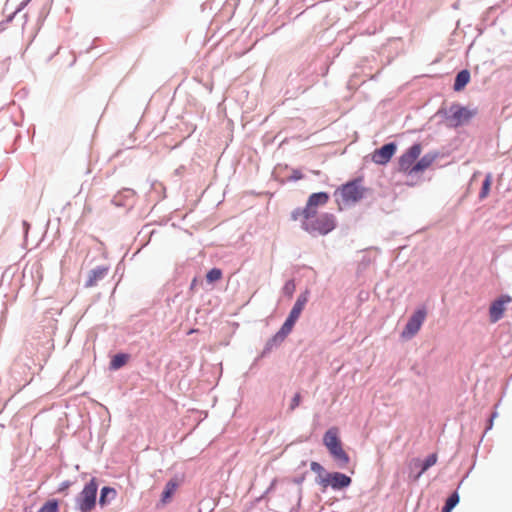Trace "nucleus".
<instances>
[{
  "mask_svg": "<svg viewBox=\"0 0 512 512\" xmlns=\"http://www.w3.org/2000/svg\"><path fill=\"white\" fill-rule=\"evenodd\" d=\"M309 297H310V290L308 288H306L304 291H302L298 295L295 303L293 304V306L289 312L294 313L295 315L300 317L302 311L304 310L306 304L309 301Z\"/></svg>",
  "mask_w": 512,
  "mask_h": 512,
  "instance_id": "nucleus-21",
  "label": "nucleus"
},
{
  "mask_svg": "<svg viewBox=\"0 0 512 512\" xmlns=\"http://www.w3.org/2000/svg\"><path fill=\"white\" fill-rule=\"evenodd\" d=\"M364 177L362 175L354 177L341 184L334 192V196L340 195L346 205L356 204L366 197L369 188L362 185Z\"/></svg>",
  "mask_w": 512,
  "mask_h": 512,
  "instance_id": "nucleus-2",
  "label": "nucleus"
},
{
  "mask_svg": "<svg viewBox=\"0 0 512 512\" xmlns=\"http://www.w3.org/2000/svg\"><path fill=\"white\" fill-rule=\"evenodd\" d=\"M302 498H303V489L302 487L298 488L297 491V502L295 505H293L288 512H299L302 505Z\"/></svg>",
  "mask_w": 512,
  "mask_h": 512,
  "instance_id": "nucleus-35",
  "label": "nucleus"
},
{
  "mask_svg": "<svg viewBox=\"0 0 512 512\" xmlns=\"http://www.w3.org/2000/svg\"><path fill=\"white\" fill-rule=\"evenodd\" d=\"M32 0H23L19 3V5L16 7L15 9V13H20L21 11H23L27 6L28 4L31 2Z\"/></svg>",
  "mask_w": 512,
  "mask_h": 512,
  "instance_id": "nucleus-40",
  "label": "nucleus"
},
{
  "mask_svg": "<svg viewBox=\"0 0 512 512\" xmlns=\"http://www.w3.org/2000/svg\"><path fill=\"white\" fill-rule=\"evenodd\" d=\"M31 380H32V378H30V380H25V384L24 385H27Z\"/></svg>",
  "mask_w": 512,
  "mask_h": 512,
  "instance_id": "nucleus-55",
  "label": "nucleus"
},
{
  "mask_svg": "<svg viewBox=\"0 0 512 512\" xmlns=\"http://www.w3.org/2000/svg\"><path fill=\"white\" fill-rule=\"evenodd\" d=\"M512 302V296L508 293H502L493 299L488 308V317L491 324L500 321L507 310V305Z\"/></svg>",
  "mask_w": 512,
  "mask_h": 512,
  "instance_id": "nucleus-9",
  "label": "nucleus"
},
{
  "mask_svg": "<svg viewBox=\"0 0 512 512\" xmlns=\"http://www.w3.org/2000/svg\"><path fill=\"white\" fill-rule=\"evenodd\" d=\"M262 358H258V356L254 359L253 363L251 364L250 366V370H253L254 368H256L258 362L261 360Z\"/></svg>",
  "mask_w": 512,
  "mask_h": 512,
  "instance_id": "nucleus-46",
  "label": "nucleus"
},
{
  "mask_svg": "<svg viewBox=\"0 0 512 512\" xmlns=\"http://www.w3.org/2000/svg\"><path fill=\"white\" fill-rule=\"evenodd\" d=\"M199 285L203 286V281L198 276H194L190 282V285H189V288L187 291L188 298H191L195 294L197 287Z\"/></svg>",
  "mask_w": 512,
  "mask_h": 512,
  "instance_id": "nucleus-33",
  "label": "nucleus"
},
{
  "mask_svg": "<svg viewBox=\"0 0 512 512\" xmlns=\"http://www.w3.org/2000/svg\"><path fill=\"white\" fill-rule=\"evenodd\" d=\"M116 496L117 490L110 485H105L100 489L99 498L97 497V505L101 508H105L116 498Z\"/></svg>",
  "mask_w": 512,
  "mask_h": 512,
  "instance_id": "nucleus-19",
  "label": "nucleus"
},
{
  "mask_svg": "<svg viewBox=\"0 0 512 512\" xmlns=\"http://www.w3.org/2000/svg\"><path fill=\"white\" fill-rule=\"evenodd\" d=\"M99 481L91 477L83 486L82 490L75 497L74 509L79 512H92L97 504Z\"/></svg>",
  "mask_w": 512,
  "mask_h": 512,
  "instance_id": "nucleus-4",
  "label": "nucleus"
},
{
  "mask_svg": "<svg viewBox=\"0 0 512 512\" xmlns=\"http://www.w3.org/2000/svg\"><path fill=\"white\" fill-rule=\"evenodd\" d=\"M497 416H498L497 411H494V412L490 415L489 419H493V420H494Z\"/></svg>",
  "mask_w": 512,
  "mask_h": 512,
  "instance_id": "nucleus-48",
  "label": "nucleus"
},
{
  "mask_svg": "<svg viewBox=\"0 0 512 512\" xmlns=\"http://www.w3.org/2000/svg\"><path fill=\"white\" fill-rule=\"evenodd\" d=\"M286 338L287 336L278 330L266 341L262 351L258 355V358L267 357L274 349L279 348Z\"/></svg>",
  "mask_w": 512,
  "mask_h": 512,
  "instance_id": "nucleus-15",
  "label": "nucleus"
},
{
  "mask_svg": "<svg viewBox=\"0 0 512 512\" xmlns=\"http://www.w3.org/2000/svg\"><path fill=\"white\" fill-rule=\"evenodd\" d=\"M72 484H73V482L71 480H65V481L61 482L58 485L55 493L67 495L68 489L72 486Z\"/></svg>",
  "mask_w": 512,
  "mask_h": 512,
  "instance_id": "nucleus-34",
  "label": "nucleus"
},
{
  "mask_svg": "<svg viewBox=\"0 0 512 512\" xmlns=\"http://www.w3.org/2000/svg\"><path fill=\"white\" fill-rule=\"evenodd\" d=\"M179 485H180V482H179V479L177 476L170 478L166 482V484L160 494V499L157 502L156 507L160 508V507H163V506L167 505L168 503H170L172 501L177 489L179 488Z\"/></svg>",
  "mask_w": 512,
  "mask_h": 512,
  "instance_id": "nucleus-12",
  "label": "nucleus"
},
{
  "mask_svg": "<svg viewBox=\"0 0 512 512\" xmlns=\"http://www.w3.org/2000/svg\"><path fill=\"white\" fill-rule=\"evenodd\" d=\"M108 271L109 266L106 265H99L91 269L88 272V276L84 283V287L90 288L95 286L98 283V281L102 280L108 274Z\"/></svg>",
  "mask_w": 512,
  "mask_h": 512,
  "instance_id": "nucleus-16",
  "label": "nucleus"
},
{
  "mask_svg": "<svg viewBox=\"0 0 512 512\" xmlns=\"http://www.w3.org/2000/svg\"><path fill=\"white\" fill-rule=\"evenodd\" d=\"M308 74L306 66L302 65L294 73H290L287 80L290 84L299 85V82L304 80Z\"/></svg>",
  "mask_w": 512,
  "mask_h": 512,
  "instance_id": "nucleus-28",
  "label": "nucleus"
},
{
  "mask_svg": "<svg viewBox=\"0 0 512 512\" xmlns=\"http://www.w3.org/2000/svg\"><path fill=\"white\" fill-rule=\"evenodd\" d=\"M305 177V175L302 173L300 169H293L290 176L287 178L290 182H296L298 180H301Z\"/></svg>",
  "mask_w": 512,
  "mask_h": 512,
  "instance_id": "nucleus-37",
  "label": "nucleus"
},
{
  "mask_svg": "<svg viewBox=\"0 0 512 512\" xmlns=\"http://www.w3.org/2000/svg\"><path fill=\"white\" fill-rule=\"evenodd\" d=\"M207 4H208L207 2H206V3H203L202 8H203V9H205V8H206V6H207Z\"/></svg>",
  "mask_w": 512,
  "mask_h": 512,
  "instance_id": "nucleus-54",
  "label": "nucleus"
},
{
  "mask_svg": "<svg viewBox=\"0 0 512 512\" xmlns=\"http://www.w3.org/2000/svg\"><path fill=\"white\" fill-rule=\"evenodd\" d=\"M92 48H93V46H92V45H91V46H89V47L86 49V51H85V52H86V53H89V52L92 50Z\"/></svg>",
  "mask_w": 512,
  "mask_h": 512,
  "instance_id": "nucleus-50",
  "label": "nucleus"
},
{
  "mask_svg": "<svg viewBox=\"0 0 512 512\" xmlns=\"http://www.w3.org/2000/svg\"><path fill=\"white\" fill-rule=\"evenodd\" d=\"M338 468L344 469L350 463L351 458L344 450L343 445L328 452Z\"/></svg>",
  "mask_w": 512,
  "mask_h": 512,
  "instance_id": "nucleus-20",
  "label": "nucleus"
},
{
  "mask_svg": "<svg viewBox=\"0 0 512 512\" xmlns=\"http://www.w3.org/2000/svg\"><path fill=\"white\" fill-rule=\"evenodd\" d=\"M299 318V316L289 312L286 319L280 326L279 330L288 337V335L293 331V328L297 321L299 320Z\"/></svg>",
  "mask_w": 512,
  "mask_h": 512,
  "instance_id": "nucleus-25",
  "label": "nucleus"
},
{
  "mask_svg": "<svg viewBox=\"0 0 512 512\" xmlns=\"http://www.w3.org/2000/svg\"><path fill=\"white\" fill-rule=\"evenodd\" d=\"M337 227V218L333 213L323 212L314 218L301 221V229L311 236H326Z\"/></svg>",
  "mask_w": 512,
  "mask_h": 512,
  "instance_id": "nucleus-3",
  "label": "nucleus"
},
{
  "mask_svg": "<svg viewBox=\"0 0 512 512\" xmlns=\"http://www.w3.org/2000/svg\"><path fill=\"white\" fill-rule=\"evenodd\" d=\"M314 174L319 175L321 172L319 170L313 171Z\"/></svg>",
  "mask_w": 512,
  "mask_h": 512,
  "instance_id": "nucleus-53",
  "label": "nucleus"
},
{
  "mask_svg": "<svg viewBox=\"0 0 512 512\" xmlns=\"http://www.w3.org/2000/svg\"><path fill=\"white\" fill-rule=\"evenodd\" d=\"M184 170H185V166L181 165V166H179L178 168L175 169L174 174L176 176L180 177V176H182Z\"/></svg>",
  "mask_w": 512,
  "mask_h": 512,
  "instance_id": "nucleus-43",
  "label": "nucleus"
},
{
  "mask_svg": "<svg viewBox=\"0 0 512 512\" xmlns=\"http://www.w3.org/2000/svg\"><path fill=\"white\" fill-rule=\"evenodd\" d=\"M306 465H307V461H306V460H302V461L300 462V464L298 465L297 470H299V469H302V468L306 467Z\"/></svg>",
  "mask_w": 512,
  "mask_h": 512,
  "instance_id": "nucleus-47",
  "label": "nucleus"
},
{
  "mask_svg": "<svg viewBox=\"0 0 512 512\" xmlns=\"http://www.w3.org/2000/svg\"><path fill=\"white\" fill-rule=\"evenodd\" d=\"M478 114V108H470L459 102H452L449 108L441 106L437 112V116H441L447 121V127L458 128L468 124Z\"/></svg>",
  "mask_w": 512,
  "mask_h": 512,
  "instance_id": "nucleus-1",
  "label": "nucleus"
},
{
  "mask_svg": "<svg viewBox=\"0 0 512 512\" xmlns=\"http://www.w3.org/2000/svg\"><path fill=\"white\" fill-rule=\"evenodd\" d=\"M329 192L319 191L311 193L304 206L305 219L314 218L318 214V209L324 207L330 200Z\"/></svg>",
  "mask_w": 512,
  "mask_h": 512,
  "instance_id": "nucleus-10",
  "label": "nucleus"
},
{
  "mask_svg": "<svg viewBox=\"0 0 512 512\" xmlns=\"http://www.w3.org/2000/svg\"><path fill=\"white\" fill-rule=\"evenodd\" d=\"M136 192L131 188H123L112 198V203L118 207H124L127 205V200L133 198Z\"/></svg>",
  "mask_w": 512,
  "mask_h": 512,
  "instance_id": "nucleus-23",
  "label": "nucleus"
},
{
  "mask_svg": "<svg viewBox=\"0 0 512 512\" xmlns=\"http://www.w3.org/2000/svg\"><path fill=\"white\" fill-rule=\"evenodd\" d=\"M443 156L444 154H442L438 150H431L425 153L423 156L418 158L416 164H414L413 168H411L412 172H414V175L425 172L434 163L436 159Z\"/></svg>",
  "mask_w": 512,
  "mask_h": 512,
  "instance_id": "nucleus-13",
  "label": "nucleus"
},
{
  "mask_svg": "<svg viewBox=\"0 0 512 512\" xmlns=\"http://www.w3.org/2000/svg\"><path fill=\"white\" fill-rule=\"evenodd\" d=\"M26 360L20 356L18 357L16 360H15V363L13 364V367H12V372L13 373H20V371H18L19 369H22L23 368V372H25V369L27 370H31V366L30 364L28 363L29 362H33L29 357H26Z\"/></svg>",
  "mask_w": 512,
  "mask_h": 512,
  "instance_id": "nucleus-30",
  "label": "nucleus"
},
{
  "mask_svg": "<svg viewBox=\"0 0 512 512\" xmlns=\"http://www.w3.org/2000/svg\"><path fill=\"white\" fill-rule=\"evenodd\" d=\"M299 217H302L301 221H305L304 207H297L291 212V219L296 221Z\"/></svg>",
  "mask_w": 512,
  "mask_h": 512,
  "instance_id": "nucleus-38",
  "label": "nucleus"
},
{
  "mask_svg": "<svg viewBox=\"0 0 512 512\" xmlns=\"http://www.w3.org/2000/svg\"><path fill=\"white\" fill-rule=\"evenodd\" d=\"M467 476H468V474H467V475H466V476L461 480V482H459V486H458V488L462 485V483H463L464 479H465Z\"/></svg>",
  "mask_w": 512,
  "mask_h": 512,
  "instance_id": "nucleus-51",
  "label": "nucleus"
},
{
  "mask_svg": "<svg viewBox=\"0 0 512 512\" xmlns=\"http://www.w3.org/2000/svg\"><path fill=\"white\" fill-rule=\"evenodd\" d=\"M322 441L328 452L343 445L339 429L336 426H332L325 431Z\"/></svg>",
  "mask_w": 512,
  "mask_h": 512,
  "instance_id": "nucleus-14",
  "label": "nucleus"
},
{
  "mask_svg": "<svg viewBox=\"0 0 512 512\" xmlns=\"http://www.w3.org/2000/svg\"><path fill=\"white\" fill-rule=\"evenodd\" d=\"M398 144L396 141H389L381 147L376 148L371 153V160L373 163L381 166L387 165L397 152Z\"/></svg>",
  "mask_w": 512,
  "mask_h": 512,
  "instance_id": "nucleus-11",
  "label": "nucleus"
},
{
  "mask_svg": "<svg viewBox=\"0 0 512 512\" xmlns=\"http://www.w3.org/2000/svg\"><path fill=\"white\" fill-rule=\"evenodd\" d=\"M22 227H23L24 235H25V237H27V234H28L29 229L31 228V225L28 221L23 220Z\"/></svg>",
  "mask_w": 512,
  "mask_h": 512,
  "instance_id": "nucleus-41",
  "label": "nucleus"
},
{
  "mask_svg": "<svg viewBox=\"0 0 512 512\" xmlns=\"http://www.w3.org/2000/svg\"><path fill=\"white\" fill-rule=\"evenodd\" d=\"M8 24L9 23H6L5 19L0 21V33H2L4 30H6Z\"/></svg>",
  "mask_w": 512,
  "mask_h": 512,
  "instance_id": "nucleus-45",
  "label": "nucleus"
},
{
  "mask_svg": "<svg viewBox=\"0 0 512 512\" xmlns=\"http://www.w3.org/2000/svg\"><path fill=\"white\" fill-rule=\"evenodd\" d=\"M308 473H309V471L305 470V471H303L302 473H300V474H298L296 476L284 478V481H286L287 483L296 484L300 488L301 485L303 484V482L305 481Z\"/></svg>",
  "mask_w": 512,
  "mask_h": 512,
  "instance_id": "nucleus-32",
  "label": "nucleus"
},
{
  "mask_svg": "<svg viewBox=\"0 0 512 512\" xmlns=\"http://www.w3.org/2000/svg\"><path fill=\"white\" fill-rule=\"evenodd\" d=\"M493 182V176L492 173L488 172L486 173L484 180L482 181L481 189L478 195L479 200H484L488 197L491 191V186Z\"/></svg>",
  "mask_w": 512,
  "mask_h": 512,
  "instance_id": "nucleus-27",
  "label": "nucleus"
},
{
  "mask_svg": "<svg viewBox=\"0 0 512 512\" xmlns=\"http://www.w3.org/2000/svg\"><path fill=\"white\" fill-rule=\"evenodd\" d=\"M17 14H18V13H15V10H14L12 13H10V14L5 18L6 23H11V22L14 20V18H15V16H16Z\"/></svg>",
  "mask_w": 512,
  "mask_h": 512,
  "instance_id": "nucleus-44",
  "label": "nucleus"
},
{
  "mask_svg": "<svg viewBox=\"0 0 512 512\" xmlns=\"http://www.w3.org/2000/svg\"><path fill=\"white\" fill-rule=\"evenodd\" d=\"M310 470L316 474L314 480L315 484L321 487V484L325 482L330 471L326 470L325 467L317 461L310 462Z\"/></svg>",
  "mask_w": 512,
  "mask_h": 512,
  "instance_id": "nucleus-22",
  "label": "nucleus"
},
{
  "mask_svg": "<svg viewBox=\"0 0 512 512\" xmlns=\"http://www.w3.org/2000/svg\"><path fill=\"white\" fill-rule=\"evenodd\" d=\"M23 17L25 18V22H26V21H27V19H28V14H27V13H25V14L23 15Z\"/></svg>",
  "mask_w": 512,
  "mask_h": 512,
  "instance_id": "nucleus-52",
  "label": "nucleus"
},
{
  "mask_svg": "<svg viewBox=\"0 0 512 512\" xmlns=\"http://www.w3.org/2000/svg\"><path fill=\"white\" fill-rule=\"evenodd\" d=\"M267 495H268V494H264V493H263V494H262V495H261L257 500H258V501H260V500L264 499Z\"/></svg>",
  "mask_w": 512,
  "mask_h": 512,
  "instance_id": "nucleus-49",
  "label": "nucleus"
},
{
  "mask_svg": "<svg viewBox=\"0 0 512 512\" xmlns=\"http://www.w3.org/2000/svg\"><path fill=\"white\" fill-rule=\"evenodd\" d=\"M223 278V271L219 267H212L205 274L207 285L213 286Z\"/></svg>",
  "mask_w": 512,
  "mask_h": 512,
  "instance_id": "nucleus-26",
  "label": "nucleus"
},
{
  "mask_svg": "<svg viewBox=\"0 0 512 512\" xmlns=\"http://www.w3.org/2000/svg\"><path fill=\"white\" fill-rule=\"evenodd\" d=\"M478 174H479V172L473 173V178H475Z\"/></svg>",
  "mask_w": 512,
  "mask_h": 512,
  "instance_id": "nucleus-56",
  "label": "nucleus"
},
{
  "mask_svg": "<svg viewBox=\"0 0 512 512\" xmlns=\"http://www.w3.org/2000/svg\"><path fill=\"white\" fill-rule=\"evenodd\" d=\"M470 80H471V72L469 69L463 68V69L459 70L454 77V82H453V86H452L453 91L454 92L463 91L466 88V86L469 84Z\"/></svg>",
  "mask_w": 512,
  "mask_h": 512,
  "instance_id": "nucleus-18",
  "label": "nucleus"
},
{
  "mask_svg": "<svg viewBox=\"0 0 512 512\" xmlns=\"http://www.w3.org/2000/svg\"><path fill=\"white\" fill-rule=\"evenodd\" d=\"M438 455L433 452L428 454L423 460L420 458H413L409 466V478L417 482L422 475L437 463Z\"/></svg>",
  "mask_w": 512,
  "mask_h": 512,
  "instance_id": "nucleus-7",
  "label": "nucleus"
},
{
  "mask_svg": "<svg viewBox=\"0 0 512 512\" xmlns=\"http://www.w3.org/2000/svg\"><path fill=\"white\" fill-rule=\"evenodd\" d=\"M423 150L422 143L416 141L412 143L398 158V171L407 175L413 176L412 169L414 164L418 161Z\"/></svg>",
  "mask_w": 512,
  "mask_h": 512,
  "instance_id": "nucleus-5",
  "label": "nucleus"
},
{
  "mask_svg": "<svg viewBox=\"0 0 512 512\" xmlns=\"http://www.w3.org/2000/svg\"><path fill=\"white\" fill-rule=\"evenodd\" d=\"M296 290V283L294 279L287 280L283 287L282 293L285 297L292 298Z\"/></svg>",
  "mask_w": 512,
  "mask_h": 512,
  "instance_id": "nucleus-31",
  "label": "nucleus"
},
{
  "mask_svg": "<svg viewBox=\"0 0 512 512\" xmlns=\"http://www.w3.org/2000/svg\"><path fill=\"white\" fill-rule=\"evenodd\" d=\"M511 377H512V374H511Z\"/></svg>",
  "mask_w": 512,
  "mask_h": 512,
  "instance_id": "nucleus-57",
  "label": "nucleus"
},
{
  "mask_svg": "<svg viewBox=\"0 0 512 512\" xmlns=\"http://www.w3.org/2000/svg\"><path fill=\"white\" fill-rule=\"evenodd\" d=\"M277 483H278V479L277 478H274L269 486L267 487V489L264 491V494H269L271 493L272 491H274L276 489V486H277Z\"/></svg>",
  "mask_w": 512,
  "mask_h": 512,
  "instance_id": "nucleus-39",
  "label": "nucleus"
},
{
  "mask_svg": "<svg viewBox=\"0 0 512 512\" xmlns=\"http://www.w3.org/2000/svg\"><path fill=\"white\" fill-rule=\"evenodd\" d=\"M59 510L60 500L57 498H50L40 506L37 512H59Z\"/></svg>",
  "mask_w": 512,
  "mask_h": 512,
  "instance_id": "nucleus-29",
  "label": "nucleus"
},
{
  "mask_svg": "<svg viewBox=\"0 0 512 512\" xmlns=\"http://www.w3.org/2000/svg\"><path fill=\"white\" fill-rule=\"evenodd\" d=\"M427 316V308L425 305L418 306L409 316L404 328L400 333L403 340L412 339L421 329Z\"/></svg>",
  "mask_w": 512,
  "mask_h": 512,
  "instance_id": "nucleus-6",
  "label": "nucleus"
},
{
  "mask_svg": "<svg viewBox=\"0 0 512 512\" xmlns=\"http://www.w3.org/2000/svg\"><path fill=\"white\" fill-rule=\"evenodd\" d=\"M131 359V354L128 352L120 351L110 356L109 371H118L123 368Z\"/></svg>",
  "mask_w": 512,
  "mask_h": 512,
  "instance_id": "nucleus-17",
  "label": "nucleus"
},
{
  "mask_svg": "<svg viewBox=\"0 0 512 512\" xmlns=\"http://www.w3.org/2000/svg\"><path fill=\"white\" fill-rule=\"evenodd\" d=\"M302 396L299 392H296L293 397L291 398L290 404H289V411H294L299 405L301 404Z\"/></svg>",
  "mask_w": 512,
  "mask_h": 512,
  "instance_id": "nucleus-36",
  "label": "nucleus"
},
{
  "mask_svg": "<svg viewBox=\"0 0 512 512\" xmlns=\"http://www.w3.org/2000/svg\"><path fill=\"white\" fill-rule=\"evenodd\" d=\"M352 484V478L346 473L340 471H330L329 475L325 479V482L321 484V491L325 492L328 488H331L335 492H341L348 489Z\"/></svg>",
  "mask_w": 512,
  "mask_h": 512,
  "instance_id": "nucleus-8",
  "label": "nucleus"
},
{
  "mask_svg": "<svg viewBox=\"0 0 512 512\" xmlns=\"http://www.w3.org/2000/svg\"><path fill=\"white\" fill-rule=\"evenodd\" d=\"M460 502V495L458 493V488L449 494V496L446 498L442 508L441 512H452L455 507Z\"/></svg>",
  "mask_w": 512,
  "mask_h": 512,
  "instance_id": "nucleus-24",
  "label": "nucleus"
},
{
  "mask_svg": "<svg viewBox=\"0 0 512 512\" xmlns=\"http://www.w3.org/2000/svg\"><path fill=\"white\" fill-rule=\"evenodd\" d=\"M493 425H494V420L488 418L486 421L485 433L488 432L489 430H491L493 428Z\"/></svg>",
  "mask_w": 512,
  "mask_h": 512,
  "instance_id": "nucleus-42",
  "label": "nucleus"
}]
</instances>
